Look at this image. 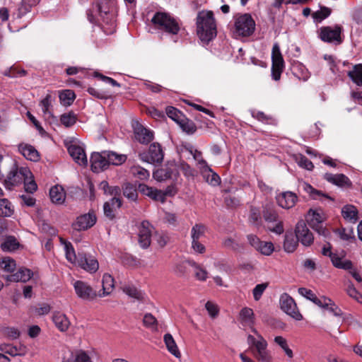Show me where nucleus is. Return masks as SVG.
<instances>
[{
	"label": "nucleus",
	"instance_id": "13",
	"mask_svg": "<svg viewBox=\"0 0 362 362\" xmlns=\"http://www.w3.org/2000/svg\"><path fill=\"white\" fill-rule=\"evenodd\" d=\"M342 28L336 25L334 28L326 26L320 28V39L327 42L340 44L341 42V33Z\"/></svg>",
	"mask_w": 362,
	"mask_h": 362
},
{
	"label": "nucleus",
	"instance_id": "59",
	"mask_svg": "<svg viewBox=\"0 0 362 362\" xmlns=\"http://www.w3.org/2000/svg\"><path fill=\"white\" fill-rule=\"evenodd\" d=\"M166 114L170 118L175 121L177 124L184 117L183 115L180 110L171 106L166 108Z\"/></svg>",
	"mask_w": 362,
	"mask_h": 362
},
{
	"label": "nucleus",
	"instance_id": "18",
	"mask_svg": "<svg viewBox=\"0 0 362 362\" xmlns=\"http://www.w3.org/2000/svg\"><path fill=\"white\" fill-rule=\"evenodd\" d=\"M133 129L135 139L139 143L147 144L153 139V132L144 127L140 123L137 122L134 123Z\"/></svg>",
	"mask_w": 362,
	"mask_h": 362
},
{
	"label": "nucleus",
	"instance_id": "28",
	"mask_svg": "<svg viewBox=\"0 0 362 362\" xmlns=\"http://www.w3.org/2000/svg\"><path fill=\"white\" fill-rule=\"evenodd\" d=\"M52 321L56 327L63 332L67 331L71 325V322L66 315L60 312H55L53 313Z\"/></svg>",
	"mask_w": 362,
	"mask_h": 362
},
{
	"label": "nucleus",
	"instance_id": "15",
	"mask_svg": "<svg viewBox=\"0 0 362 362\" xmlns=\"http://www.w3.org/2000/svg\"><path fill=\"white\" fill-rule=\"evenodd\" d=\"M263 217L268 223H276L274 226H268V229L276 234L280 235L284 233V226L281 221H278V214L272 209H265L263 211Z\"/></svg>",
	"mask_w": 362,
	"mask_h": 362
},
{
	"label": "nucleus",
	"instance_id": "9",
	"mask_svg": "<svg viewBox=\"0 0 362 362\" xmlns=\"http://www.w3.org/2000/svg\"><path fill=\"white\" fill-rule=\"evenodd\" d=\"M139 156L143 161L152 164H160L163 160L164 153L159 144L153 143L150 145L148 152L140 153Z\"/></svg>",
	"mask_w": 362,
	"mask_h": 362
},
{
	"label": "nucleus",
	"instance_id": "16",
	"mask_svg": "<svg viewBox=\"0 0 362 362\" xmlns=\"http://www.w3.org/2000/svg\"><path fill=\"white\" fill-rule=\"evenodd\" d=\"M247 240L251 246L264 255L269 256L274 250V247L272 242L262 241L255 235H248Z\"/></svg>",
	"mask_w": 362,
	"mask_h": 362
},
{
	"label": "nucleus",
	"instance_id": "39",
	"mask_svg": "<svg viewBox=\"0 0 362 362\" xmlns=\"http://www.w3.org/2000/svg\"><path fill=\"white\" fill-rule=\"evenodd\" d=\"M343 217L351 222L355 223L358 220V211L354 206L346 205L341 209Z\"/></svg>",
	"mask_w": 362,
	"mask_h": 362
},
{
	"label": "nucleus",
	"instance_id": "26",
	"mask_svg": "<svg viewBox=\"0 0 362 362\" xmlns=\"http://www.w3.org/2000/svg\"><path fill=\"white\" fill-rule=\"evenodd\" d=\"M18 151L27 159L36 162L40 159V154L34 146L28 144H20Z\"/></svg>",
	"mask_w": 362,
	"mask_h": 362
},
{
	"label": "nucleus",
	"instance_id": "3",
	"mask_svg": "<svg viewBox=\"0 0 362 362\" xmlns=\"http://www.w3.org/2000/svg\"><path fill=\"white\" fill-rule=\"evenodd\" d=\"M153 27L168 35H177L180 30L179 21L166 12H156L151 18Z\"/></svg>",
	"mask_w": 362,
	"mask_h": 362
},
{
	"label": "nucleus",
	"instance_id": "10",
	"mask_svg": "<svg viewBox=\"0 0 362 362\" xmlns=\"http://www.w3.org/2000/svg\"><path fill=\"white\" fill-rule=\"evenodd\" d=\"M306 219L309 226L315 230L320 235H322L325 237H327L330 235L329 231L325 228L322 226L324 218L319 211L310 209L308 213Z\"/></svg>",
	"mask_w": 362,
	"mask_h": 362
},
{
	"label": "nucleus",
	"instance_id": "37",
	"mask_svg": "<svg viewBox=\"0 0 362 362\" xmlns=\"http://www.w3.org/2000/svg\"><path fill=\"white\" fill-rule=\"evenodd\" d=\"M14 212V207L11 202L5 198L0 199V217H11Z\"/></svg>",
	"mask_w": 362,
	"mask_h": 362
},
{
	"label": "nucleus",
	"instance_id": "32",
	"mask_svg": "<svg viewBox=\"0 0 362 362\" xmlns=\"http://www.w3.org/2000/svg\"><path fill=\"white\" fill-rule=\"evenodd\" d=\"M106 159L107 160L108 165H120L127 160V156L125 154H119L115 151H105Z\"/></svg>",
	"mask_w": 362,
	"mask_h": 362
},
{
	"label": "nucleus",
	"instance_id": "30",
	"mask_svg": "<svg viewBox=\"0 0 362 362\" xmlns=\"http://www.w3.org/2000/svg\"><path fill=\"white\" fill-rule=\"evenodd\" d=\"M163 341L167 350L175 358H180L181 353L171 334L167 333L163 336Z\"/></svg>",
	"mask_w": 362,
	"mask_h": 362
},
{
	"label": "nucleus",
	"instance_id": "23",
	"mask_svg": "<svg viewBox=\"0 0 362 362\" xmlns=\"http://www.w3.org/2000/svg\"><path fill=\"white\" fill-rule=\"evenodd\" d=\"M239 321L244 327H248L251 332L255 329L254 325L255 323V314L252 309L245 307L241 309L239 313Z\"/></svg>",
	"mask_w": 362,
	"mask_h": 362
},
{
	"label": "nucleus",
	"instance_id": "27",
	"mask_svg": "<svg viewBox=\"0 0 362 362\" xmlns=\"http://www.w3.org/2000/svg\"><path fill=\"white\" fill-rule=\"evenodd\" d=\"M138 190L144 195H146L153 200L163 203V194L161 190L149 187L145 184H139Z\"/></svg>",
	"mask_w": 362,
	"mask_h": 362
},
{
	"label": "nucleus",
	"instance_id": "41",
	"mask_svg": "<svg viewBox=\"0 0 362 362\" xmlns=\"http://www.w3.org/2000/svg\"><path fill=\"white\" fill-rule=\"evenodd\" d=\"M188 264L194 268L195 278L201 281H204L208 278V272L205 269L194 261H188Z\"/></svg>",
	"mask_w": 362,
	"mask_h": 362
},
{
	"label": "nucleus",
	"instance_id": "43",
	"mask_svg": "<svg viewBox=\"0 0 362 362\" xmlns=\"http://www.w3.org/2000/svg\"><path fill=\"white\" fill-rule=\"evenodd\" d=\"M59 97L63 105L69 106L74 101L76 95L71 90H64L59 93Z\"/></svg>",
	"mask_w": 362,
	"mask_h": 362
},
{
	"label": "nucleus",
	"instance_id": "45",
	"mask_svg": "<svg viewBox=\"0 0 362 362\" xmlns=\"http://www.w3.org/2000/svg\"><path fill=\"white\" fill-rule=\"evenodd\" d=\"M206 232V226L201 223H196L191 230L192 240H199L204 236Z\"/></svg>",
	"mask_w": 362,
	"mask_h": 362
},
{
	"label": "nucleus",
	"instance_id": "48",
	"mask_svg": "<svg viewBox=\"0 0 362 362\" xmlns=\"http://www.w3.org/2000/svg\"><path fill=\"white\" fill-rule=\"evenodd\" d=\"M274 341L284 351L288 358H292L293 357V351L288 347L287 340L285 338L281 336H276Z\"/></svg>",
	"mask_w": 362,
	"mask_h": 362
},
{
	"label": "nucleus",
	"instance_id": "50",
	"mask_svg": "<svg viewBox=\"0 0 362 362\" xmlns=\"http://www.w3.org/2000/svg\"><path fill=\"white\" fill-rule=\"evenodd\" d=\"M204 173H208L207 175H205L206 182L213 186H216L220 183V177L218 174L214 173L211 169L209 167V168L202 169Z\"/></svg>",
	"mask_w": 362,
	"mask_h": 362
},
{
	"label": "nucleus",
	"instance_id": "21",
	"mask_svg": "<svg viewBox=\"0 0 362 362\" xmlns=\"http://www.w3.org/2000/svg\"><path fill=\"white\" fill-rule=\"evenodd\" d=\"M276 199L279 206L288 209L295 206L298 201V197L295 193L288 191L278 194Z\"/></svg>",
	"mask_w": 362,
	"mask_h": 362
},
{
	"label": "nucleus",
	"instance_id": "60",
	"mask_svg": "<svg viewBox=\"0 0 362 362\" xmlns=\"http://www.w3.org/2000/svg\"><path fill=\"white\" fill-rule=\"evenodd\" d=\"M123 194L124 197L132 201H135L138 196L136 189L129 183H127L124 186Z\"/></svg>",
	"mask_w": 362,
	"mask_h": 362
},
{
	"label": "nucleus",
	"instance_id": "8",
	"mask_svg": "<svg viewBox=\"0 0 362 362\" xmlns=\"http://www.w3.org/2000/svg\"><path fill=\"white\" fill-rule=\"evenodd\" d=\"M279 304L281 309L296 320H301L303 315L299 312L294 299L286 293L280 296Z\"/></svg>",
	"mask_w": 362,
	"mask_h": 362
},
{
	"label": "nucleus",
	"instance_id": "47",
	"mask_svg": "<svg viewBox=\"0 0 362 362\" xmlns=\"http://www.w3.org/2000/svg\"><path fill=\"white\" fill-rule=\"evenodd\" d=\"M144 325L152 331H157L158 321L156 318L151 313H146L143 318Z\"/></svg>",
	"mask_w": 362,
	"mask_h": 362
},
{
	"label": "nucleus",
	"instance_id": "6",
	"mask_svg": "<svg viewBox=\"0 0 362 362\" xmlns=\"http://www.w3.org/2000/svg\"><path fill=\"white\" fill-rule=\"evenodd\" d=\"M32 173L28 168L21 167L18 168L13 165L5 179L6 187L11 188L13 186L21 185L24 181L31 178Z\"/></svg>",
	"mask_w": 362,
	"mask_h": 362
},
{
	"label": "nucleus",
	"instance_id": "20",
	"mask_svg": "<svg viewBox=\"0 0 362 362\" xmlns=\"http://www.w3.org/2000/svg\"><path fill=\"white\" fill-rule=\"evenodd\" d=\"M91 169L95 173H99L107 169L109 165L105 151L101 153L95 152L90 156Z\"/></svg>",
	"mask_w": 362,
	"mask_h": 362
},
{
	"label": "nucleus",
	"instance_id": "40",
	"mask_svg": "<svg viewBox=\"0 0 362 362\" xmlns=\"http://www.w3.org/2000/svg\"><path fill=\"white\" fill-rule=\"evenodd\" d=\"M352 81L358 86H362V64H356L353 70L348 73Z\"/></svg>",
	"mask_w": 362,
	"mask_h": 362
},
{
	"label": "nucleus",
	"instance_id": "38",
	"mask_svg": "<svg viewBox=\"0 0 362 362\" xmlns=\"http://www.w3.org/2000/svg\"><path fill=\"white\" fill-rule=\"evenodd\" d=\"M292 72L297 78L303 81L310 78L308 70L302 64H294L292 67Z\"/></svg>",
	"mask_w": 362,
	"mask_h": 362
},
{
	"label": "nucleus",
	"instance_id": "4",
	"mask_svg": "<svg viewBox=\"0 0 362 362\" xmlns=\"http://www.w3.org/2000/svg\"><path fill=\"white\" fill-rule=\"evenodd\" d=\"M234 33L238 36L249 37L255 30V22L250 14H237L233 17Z\"/></svg>",
	"mask_w": 362,
	"mask_h": 362
},
{
	"label": "nucleus",
	"instance_id": "36",
	"mask_svg": "<svg viewBox=\"0 0 362 362\" xmlns=\"http://www.w3.org/2000/svg\"><path fill=\"white\" fill-rule=\"evenodd\" d=\"M324 177L328 182L338 186H343L349 182V178L343 174L325 173Z\"/></svg>",
	"mask_w": 362,
	"mask_h": 362
},
{
	"label": "nucleus",
	"instance_id": "52",
	"mask_svg": "<svg viewBox=\"0 0 362 362\" xmlns=\"http://www.w3.org/2000/svg\"><path fill=\"white\" fill-rule=\"evenodd\" d=\"M0 350L12 356H21L23 354V353L21 351V349H18L16 346H13L8 344H1Z\"/></svg>",
	"mask_w": 362,
	"mask_h": 362
},
{
	"label": "nucleus",
	"instance_id": "29",
	"mask_svg": "<svg viewBox=\"0 0 362 362\" xmlns=\"http://www.w3.org/2000/svg\"><path fill=\"white\" fill-rule=\"evenodd\" d=\"M49 197L52 203L60 205L66 199V192L62 186L55 185L50 189Z\"/></svg>",
	"mask_w": 362,
	"mask_h": 362
},
{
	"label": "nucleus",
	"instance_id": "31",
	"mask_svg": "<svg viewBox=\"0 0 362 362\" xmlns=\"http://www.w3.org/2000/svg\"><path fill=\"white\" fill-rule=\"evenodd\" d=\"M298 245V240L297 239L296 234H293L292 232H287L285 234L284 249L286 252H293L296 250Z\"/></svg>",
	"mask_w": 362,
	"mask_h": 362
},
{
	"label": "nucleus",
	"instance_id": "25",
	"mask_svg": "<svg viewBox=\"0 0 362 362\" xmlns=\"http://www.w3.org/2000/svg\"><path fill=\"white\" fill-rule=\"evenodd\" d=\"M122 206V201L118 197H113L110 201L104 203L103 211L104 214L109 219L112 220L115 217L116 209L120 208Z\"/></svg>",
	"mask_w": 362,
	"mask_h": 362
},
{
	"label": "nucleus",
	"instance_id": "56",
	"mask_svg": "<svg viewBox=\"0 0 362 362\" xmlns=\"http://www.w3.org/2000/svg\"><path fill=\"white\" fill-rule=\"evenodd\" d=\"M182 129L187 134H193L196 132L197 128L194 123L192 121L182 118L178 123Z\"/></svg>",
	"mask_w": 362,
	"mask_h": 362
},
{
	"label": "nucleus",
	"instance_id": "57",
	"mask_svg": "<svg viewBox=\"0 0 362 362\" xmlns=\"http://www.w3.org/2000/svg\"><path fill=\"white\" fill-rule=\"evenodd\" d=\"M300 187L307 193L310 194L313 199H317L318 196H323L329 198L327 195L322 194L320 191L315 189L310 184L302 182Z\"/></svg>",
	"mask_w": 362,
	"mask_h": 362
},
{
	"label": "nucleus",
	"instance_id": "53",
	"mask_svg": "<svg viewBox=\"0 0 362 362\" xmlns=\"http://www.w3.org/2000/svg\"><path fill=\"white\" fill-rule=\"evenodd\" d=\"M76 362H93L91 358V352L83 349H76Z\"/></svg>",
	"mask_w": 362,
	"mask_h": 362
},
{
	"label": "nucleus",
	"instance_id": "19",
	"mask_svg": "<svg viewBox=\"0 0 362 362\" xmlns=\"http://www.w3.org/2000/svg\"><path fill=\"white\" fill-rule=\"evenodd\" d=\"M95 222L96 216L94 212H88L77 217L73 226L77 230H85L91 228Z\"/></svg>",
	"mask_w": 362,
	"mask_h": 362
},
{
	"label": "nucleus",
	"instance_id": "2",
	"mask_svg": "<svg viewBox=\"0 0 362 362\" xmlns=\"http://www.w3.org/2000/svg\"><path fill=\"white\" fill-rule=\"evenodd\" d=\"M197 31L199 39L206 43L216 36V24L212 11H202L198 13Z\"/></svg>",
	"mask_w": 362,
	"mask_h": 362
},
{
	"label": "nucleus",
	"instance_id": "22",
	"mask_svg": "<svg viewBox=\"0 0 362 362\" xmlns=\"http://www.w3.org/2000/svg\"><path fill=\"white\" fill-rule=\"evenodd\" d=\"M68 152L73 160L79 165L86 166L88 164L87 157L84 149L77 145L71 144L68 147Z\"/></svg>",
	"mask_w": 362,
	"mask_h": 362
},
{
	"label": "nucleus",
	"instance_id": "58",
	"mask_svg": "<svg viewBox=\"0 0 362 362\" xmlns=\"http://www.w3.org/2000/svg\"><path fill=\"white\" fill-rule=\"evenodd\" d=\"M1 247L4 251H13L18 248V243L14 237L10 236L1 244Z\"/></svg>",
	"mask_w": 362,
	"mask_h": 362
},
{
	"label": "nucleus",
	"instance_id": "44",
	"mask_svg": "<svg viewBox=\"0 0 362 362\" xmlns=\"http://www.w3.org/2000/svg\"><path fill=\"white\" fill-rule=\"evenodd\" d=\"M294 160L302 168L308 170H312L314 168L313 163L302 154H296L293 156Z\"/></svg>",
	"mask_w": 362,
	"mask_h": 362
},
{
	"label": "nucleus",
	"instance_id": "33",
	"mask_svg": "<svg viewBox=\"0 0 362 362\" xmlns=\"http://www.w3.org/2000/svg\"><path fill=\"white\" fill-rule=\"evenodd\" d=\"M114 283L113 277L109 274H105L102 280L103 293H99V296L104 297L110 295L115 287Z\"/></svg>",
	"mask_w": 362,
	"mask_h": 362
},
{
	"label": "nucleus",
	"instance_id": "5",
	"mask_svg": "<svg viewBox=\"0 0 362 362\" xmlns=\"http://www.w3.org/2000/svg\"><path fill=\"white\" fill-rule=\"evenodd\" d=\"M111 0H97L92 6L87 10L88 20L91 23H96L100 17L103 21L108 20Z\"/></svg>",
	"mask_w": 362,
	"mask_h": 362
},
{
	"label": "nucleus",
	"instance_id": "14",
	"mask_svg": "<svg viewBox=\"0 0 362 362\" xmlns=\"http://www.w3.org/2000/svg\"><path fill=\"white\" fill-rule=\"evenodd\" d=\"M295 233L296 234L298 242H300L303 245L309 247L313 244L314 240L313 235L303 221L298 222Z\"/></svg>",
	"mask_w": 362,
	"mask_h": 362
},
{
	"label": "nucleus",
	"instance_id": "1",
	"mask_svg": "<svg viewBox=\"0 0 362 362\" xmlns=\"http://www.w3.org/2000/svg\"><path fill=\"white\" fill-rule=\"evenodd\" d=\"M252 333L247 335L248 350L258 362H272L273 358L268 349L267 341L257 329H253Z\"/></svg>",
	"mask_w": 362,
	"mask_h": 362
},
{
	"label": "nucleus",
	"instance_id": "11",
	"mask_svg": "<svg viewBox=\"0 0 362 362\" xmlns=\"http://www.w3.org/2000/svg\"><path fill=\"white\" fill-rule=\"evenodd\" d=\"M75 265L78 266L90 274L95 273L99 268L98 260L91 255L83 252L78 253V259Z\"/></svg>",
	"mask_w": 362,
	"mask_h": 362
},
{
	"label": "nucleus",
	"instance_id": "35",
	"mask_svg": "<svg viewBox=\"0 0 362 362\" xmlns=\"http://www.w3.org/2000/svg\"><path fill=\"white\" fill-rule=\"evenodd\" d=\"M40 0H22L18 8V17L22 18L30 11L32 7L35 6Z\"/></svg>",
	"mask_w": 362,
	"mask_h": 362
},
{
	"label": "nucleus",
	"instance_id": "17",
	"mask_svg": "<svg viewBox=\"0 0 362 362\" xmlns=\"http://www.w3.org/2000/svg\"><path fill=\"white\" fill-rule=\"evenodd\" d=\"M153 226L148 221L141 222L139 227V243L140 246L146 249L151 245V238L152 235Z\"/></svg>",
	"mask_w": 362,
	"mask_h": 362
},
{
	"label": "nucleus",
	"instance_id": "62",
	"mask_svg": "<svg viewBox=\"0 0 362 362\" xmlns=\"http://www.w3.org/2000/svg\"><path fill=\"white\" fill-rule=\"evenodd\" d=\"M268 283H262L257 284L252 290V294L254 299L257 301L259 300L266 288L268 287Z\"/></svg>",
	"mask_w": 362,
	"mask_h": 362
},
{
	"label": "nucleus",
	"instance_id": "42",
	"mask_svg": "<svg viewBox=\"0 0 362 362\" xmlns=\"http://www.w3.org/2000/svg\"><path fill=\"white\" fill-rule=\"evenodd\" d=\"M334 267L341 269H351L352 262L348 259H344L339 257L337 254H334L330 259Z\"/></svg>",
	"mask_w": 362,
	"mask_h": 362
},
{
	"label": "nucleus",
	"instance_id": "34",
	"mask_svg": "<svg viewBox=\"0 0 362 362\" xmlns=\"http://www.w3.org/2000/svg\"><path fill=\"white\" fill-rule=\"evenodd\" d=\"M60 242L62 245H64L66 259L69 262L75 264L78 259V255H76L72 244L62 238H60Z\"/></svg>",
	"mask_w": 362,
	"mask_h": 362
},
{
	"label": "nucleus",
	"instance_id": "7",
	"mask_svg": "<svg viewBox=\"0 0 362 362\" xmlns=\"http://www.w3.org/2000/svg\"><path fill=\"white\" fill-rule=\"evenodd\" d=\"M272 76L275 81H279L284 69V60L278 43H274L272 50Z\"/></svg>",
	"mask_w": 362,
	"mask_h": 362
},
{
	"label": "nucleus",
	"instance_id": "64",
	"mask_svg": "<svg viewBox=\"0 0 362 362\" xmlns=\"http://www.w3.org/2000/svg\"><path fill=\"white\" fill-rule=\"evenodd\" d=\"M346 293L351 298L355 299L359 303H362V295L356 289L351 283L348 286Z\"/></svg>",
	"mask_w": 362,
	"mask_h": 362
},
{
	"label": "nucleus",
	"instance_id": "24",
	"mask_svg": "<svg viewBox=\"0 0 362 362\" xmlns=\"http://www.w3.org/2000/svg\"><path fill=\"white\" fill-rule=\"evenodd\" d=\"M33 272L30 269L21 268L16 273L7 275L6 280L8 282H27L33 276Z\"/></svg>",
	"mask_w": 362,
	"mask_h": 362
},
{
	"label": "nucleus",
	"instance_id": "49",
	"mask_svg": "<svg viewBox=\"0 0 362 362\" xmlns=\"http://www.w3.org/2000/svg\"><path fill=\"white\" fill-rule=\"evenodd\" d=\"M122 290L124 293L131 298L136 300H142L144 298V293L133 286H125Z\"/></svg>",
	"mask_w": 362,
	"mask_h": 362
},
{
	"label": "nucleus",
	"instance_id": "12",
	"mask_svg": "<svg viewBox=\"0 0 362 362\" xmlns=\"http://www.w3.org/2000/svg\"><path fill=\"white\" fill-rule=\"evenodd\" d=\"M72 285L76 296L82 300H91L97 296L96 291L85 281H74Z\"/></svg>",
	"mask_w": 362,
	"mask_h": 362
},
{
	"label": "nucleus",
	"instance_id": "63",
	"mask_svg": "<svg viewBox=\"0 0 362 362\" xmlns=\"http://www.w3.org/2000/svg\"><path fill=\"white\" fill-rule=\"evenodd\" d=\"M76 350L71 351L69 349H64L62 351V362H76L75 357Z\"/></svg>",
	"mask_w": 362,
	"mask_h": 362
},
{
	"label": "nucleus",
	"instance_id": "54",
	"mask_svg": "<svg viewBox=\"0 0 362 362\" xmlns=\"http://www.w3.org/2000/svg\"><path fill=\"white\" fill-rule=\"evenodd\" d=\"M16 262L11 257H4L0 260V267L8 272H12L16 269Z\"/></svg>",
	"mask_w": 362,
	"mask_h": 362
},
{
	"label": "nucleus",
	"instance_id": "51",
	"mask_svg": "<svg viewBox=\"0 0 362 362\" xmlns=\"http://www.w3.org/2000/svg\"><path fill=\"white\" fill-rule=\"evenodd\" d=\"M40 105L45 117L52 116L50 111V107H52V96L49 94H47L45 98L40 101Z\"/></svg>",
	"mask_w": 362,
	"mask_h": 362
},
{
	"label": "nucleus",
	"instance_id": "61",
	"mask_svg": "<svg viewBox=\"0 0 362 362\" xmlns=\"http://www.w3.org/2000/svg\"><path fill=\"white\" fill-rule=\"evenodd\" d=\"M330 14H331V9L327 7L322 6L320 8V10H319L316 12H314L313 13V18L315 21H317L318 22H321L322 20L327 18Z\"/></svg>",
	"mask_w": 362,
	"mask_h": 362
},
{
	"label": "nucleus",
	"instance_id": "55",
	"mask_svg": "<svg viewBox=\"0 0 362 362\" xmlns=\"http://www.w3.org/2000/svg\"><path fill=\"white\" fill-rule=\"evenodd\" d=\"M131 172L134 175V176L141 180H147L150 176L149 172L141 166L132 167L131 169Z\"/></svg>",
	"mask_w": 362,
	"mask_h": 362
},
{
	"label": "nucleus",
	"instance_id": "46",
	"mask_svg": "<svg viewBox=\"0 0 362 362\" xmlns=\"http://www.w3.org/2000/svg\"><path fill=\"white\" fill-rule=\"evenodd\" d=\"M77 120L76 115L73 112L64 113L60 117L61 123L66 127L73 126Z\"/></svg>",
	"mask_w": 362,
	"mask_h": 362
}]
</instances>
